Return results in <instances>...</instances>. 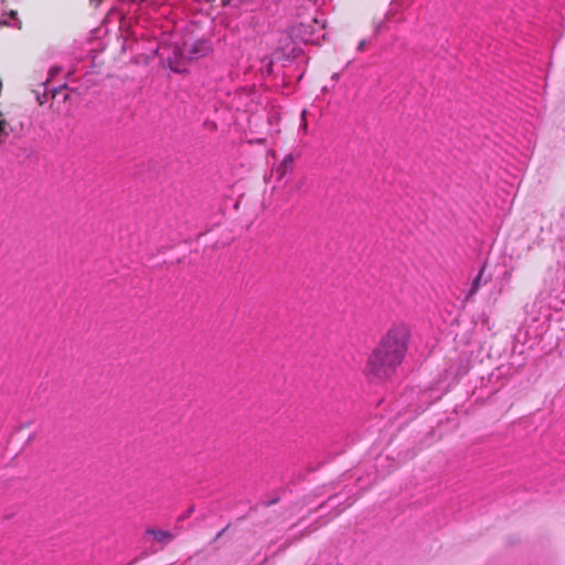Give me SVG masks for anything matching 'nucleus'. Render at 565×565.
Here are the masks:
<instances>
[{
	"instance_id": "obj_2",
	"label": "nucleus",
	"mask_w": 565,
	"mask_h": 565,
	"mask_svg": "<svg viewBox=\"0 0 565 565\" xmlns=\"http://www.w3.org/2000/svg\"><path fill=\"white\" fill-rule=\"evenodd\" d=\"M294 169V156L287 154L282 161L275 169V173L277 174V179H282L288 172Z\"/></svg>"
},
{
	"instance_id": "obj_4",
	"label": "nucleus",
	"mask_w": 565,
	"mask_h": 565,
	"mask_svg": "<svg viewBox=\"0 0 565 565\" xmlns=\"http://www.w3.org/2000/svg\"><path fill=\"white\" fill-rule=\"evenodd\" d=\"M484 269H486V267L482 266L479 274L473 279V281L471 284V288L467 295V299H470L479 290V288L481 286V280H482V275H483Z\"/></svg>"
},
{
	"instance_id": "obj_6",
	"label": "nucleus",
	"mask_w": 565,
	"mask_h": 565,
	"mask_svg": "<svg viewBox=\"0 0 565 565\" xmlns=\"http://www.w3.org/2000/svg\"><path fill=\"white\" fill-rule=\"evenodd\" d=\"M49 79L45 83H42V86H44V90L41 93L39 90H34L35 98L39 102L40 105H43L47 100L49 90L46 87Z\"/></svg>"
},
{
	"instance_id": "obj_11",
	"label": "nucleus",
	"mask_w": 565,
	"mask_h": 565,
	"mask_svg": "<svg viewBox=\"0 0 565 565\" xmlns=\"http://www.w3.org/2000/svg\"><path fill=\"white\" fill-rule=\"evenodd\" d=\"M227 527H228V526H226V527H224L223 530H221V531L216 534V536H215V539H214V540H215V541H216V540H218V539L223 535V533L227 530Z\"/></svg>"
},
{
	"instance_id": "obj_7",
	"label": "nucleus",
	"mask_w": 565,
	"mask_h": 565,
	"mask_svg": "<svg viewBox=\"0 0 565 565\" xmlns=\"http://www.w3.org/2000/svg\"><path fill=\"white\" fill-rule=\"evenodd\" d=\"M200 46L202 47L199 49L198 44L193 46V50L191 51L192 57H199L205 54V52L207 51V46L204 43H201Z\"/></svg>"
},
{
	"instance_id": "obj_8",
	"label": "nucleus",
	"mask_w": 565,
	"mask_h": 565,
	"mask_svg": "<svg viewBox=\"0 0 565 565\" xmlns=\"http://www.w3.org/2000/svg\"><path fill=\"white\" fill-rule=\"evenodd\" d=\"M64 88H66V85H65V84H64L63 86L58 87V88H57V87L52 88V89L50 90V93H51L52 97L54 98V97L58 94V92H60L61 89H64Z\"/></svg>"
},
{
	"instance_id": "obj_9",
	"label": "nucleus",
	"mask_w": 565,
	"mask_h": 565,
	"mask_svg": "<svg viewBox=\"0 0 565 565\" xmlns=\"http://www.w3.org/2000/svg\"><path fill=\"white\" fill-rule=\"evenodd\" d=\"M10 18L15 21L13 25L20 28V21L17 18V12L15 11H11L10 12Z\"/></svg>"
},
{
	"instance_id": "obj_3",
	"label": "nucleus",
	"mask_w": 565,
	"mask_h": 565,
	"mask_svg": "<svg viewBox=\"0 0 565 565\" xmlns=\"http://www.w3.org/2000/svg\"><path fill=\"white\" fill-rule=\"evenodd\" d=\"M146 533L151 534L158 542L171 541L173 537L170 532L163 530L148 529Z\"/></svg>"
},
{
	"instance_id": "obj_12",
	"label": "nucleus",
	"mask_w": 565,
	"mask_h": 565,
	"mask_svg": "<svg viewBox=\"0 0 565 565\" xmlns=\"http://www.w3.org/2000/svg\"><path fill=\"white\" fill-rule=\"evenodd\" d=\"M227 527H228V526H226V527H224L223 530H221V531L216 534V536H215V539H214V540H215V541H216V540H218V539L223 535V533L227 530Z\"/></svg>"
},
{
	"instance_id": "obj_14",
	"label": "nucleus",
	"mask_w": 565,
	"mask_h": 565,
	"mask_svg": "<svg viewBox=\"0 0 565 565\" xmlns=\"http://www.w3.org/2000/svg\"><path fill=\"white\" fill-rule=\"evenodd\" d=\"M0 24L10 25V22H8V21H3V22L0 21Z\"/></svg>"
},
{
	"instance_id": "obj_1",
	"label": "nucleus",
	"mask_w": 565,
	"mask_h": 565,
	"mask_svg": "<svg viewBox=\"0 0 565 565\" xmlns=\"http://www.w3.org/2000/svg\"><path fill=\"white\" fill-rule=\"evenodd\" d=\"M409 338L406 326L396 324L390 328L369 355L365 375L377 381L390 379L405 358Z\"/></svg>"
},
{
	"instance_id": "obj_10",
	"label": "nucleus",
	"mask_w": 565,
	"mask_h": 565,
	"mask_svg": "<svg viewBox=\"0 0 565 565\" xmlns=\"http://www.w3.org/2000/svg\"><path fill=\"white\" fill-rule=\"evenodd\" d=\"M365 47H366V41H365V40H362V41H360V43L358 44L356 50H358L359 52H363V51L365 50Z\"/></svg>"
},
{
	"instance_id": "obj_5",
	"label": "nucleus",
	"mask_w": 565,
	"mask_h": 565,
	"mask_svg": "<svg viewBox=\"0 0 565 565\" xmlns=\"http://www.w3.org/2000/svg\"><path fill=\"white\" fill-rule=\"evenodd\" d=\"M10 136L9 124L4 119H0V146L4 143Z\"/></svg>"
},
{
	"instance_id": "obj_13",
	"label": "nucleus",
	"mask_w": 565,
	"mask_h": 565,
	"mask_svg": "<svg viewBox=\"0 0 565 565\" xmlns=\"http://www.w3.org/2000/svg\"><path fill=\"white\" fill-rule=\"evenodd\" d=\"M277 501H278V499H274V500H271V501L267 502V503H266V505H267V507H268V505H271V504L276 503Z\"/></svg>"
}]
</instances>
